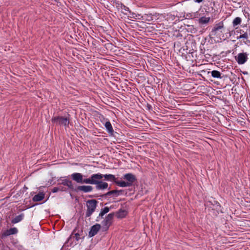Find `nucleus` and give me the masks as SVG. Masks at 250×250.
I'll return each instance as SVG.
<instances>
[{"label":"nucleus","mask_w":250,"mask_h":250,"mask_svg":"<svg viewBox=\"0 0 250 250\" xmlns=\"http://www.w3.org/2000/svg\"><path fill=\"white\" fill-rule=\"evenodd\" d=\"M122 9L126 12H130L129 8L125 5H122L121 7Z\"/></svg>","instance_id":"obj_28"},{"label":"nucleus","mask_w":250,"mask_h":250,"mask_svg":"<svg viewBox=\"0 0 250 250\" xmlns=\"http://www.w3.org/2000/svg\"><path fill=\"white\" fill-rule=\"evenodd\" d=\"M93 187L91 186H79L74 190L76 192L82 191L83 193H88L93 190Z\"/></svg>","instance_id":"obj_9"},{"label":"nucleus","mask_w":250,"mask_h":250,"mask_svg":"<svg viewBox=\"0 0 250 250\" xmlns=\"http://www.w3.org/2000/svg\"><path fill=\"white\" fill-rule=\"evenodd\" d=\"M237 39H247L248 38V35L247 32L244 33V34L240 35V36L237 37Z\"/></svg>","instance_id":"obj_27"},{"label":"nucleus","mask_w":250,"mask_h":250,"mask_svg":"<svg viewBox=\"0 0 250 250\" xmlns=\"http://www.w3.org/2000/svg\"><path fill=\"white\" fill-rule=\"evenodd\" d=\"M24 217V214L21 213L18 216H16L14 218L11 220V223L15 224L21 221Z\"/></svg>","instance_id":"obj_21"},{"label":"nucleus","mask_w":250,"mask_h":250,"mask_svg":"<svg viewBox=\"0 0 250 250\" xmlns=\"http://www.w3.org/2000/svg\"><path fill=\"white\" fill-rule=\"evenodd\" d=\"M101 226L99 224H96L91 227L88 233V237L89 238L95 236L101 229Z\"/></svg>","instance_id":"obj_10"},{"label":"nucleus","mask_w":250,"mask_h":250,"mask_svg":"<svg viewBox=\"0 0 250 250\" xmlns=\"http://www.w3.org/2000/svg\"><path fill=\"white\" fill-rule=\"evenodd\" d=\"M248 54L247 53H240L236 58V60L239 64H244L248 60Z\"/></svg>","instance_id":"obj_8"},{"label":"nucleus","mask_w":250,"mask_h":250,"mask_svg":"<svg viewBox=\"0 0 250 250\" xmlns=\"http://www.w3.org/2000/svg\"><path fill=\"white\" fill-rule=\"evenodd\" d=\"M104 178V180L108 181H112L117 185V182H119V180L115 177V176L111 174H103V178Z\"/></svg>","instance_id":"obj_15"},{"label":"nucleus","mask_w":250,"mask_h":250,"mask_svg":"<svg viewBox=\"0 0 250 250\" xmlns=\"http://www.w3.org/2000/svg\"><path fill=\"white\" fill-rule=\"evenodd\" d=\"M224 23L222 21L216 24L211 31V34L213 36H217L219 32H222V30L224 29Z\"/></svg>","instance_id":"obj_6"},{"label":"nucleus","mask_w":250,"mask_h":250,"mask_svg":"<svg viewBox=\"0 0 250 250\" xmlns=\"http://www.w3.org/2000/svg\"><path fill=\"white\" fill-rule=\"evenodd\" d=\"M59 191H60V190H59V188L58 187V186L56 187H54L53 188V189H52V191L53 193L57 192H58Z\"/></svg>","instance_id":"obj_29"},{"label":"nucleus","mask_w":250,"mask_h":250,"mask_svg":"<svg viewBox=\"0 0 250 250\" xmlns=\"http://www.w3.org/2000/svg\"><path fill=\"white\" fill-rule=\"evenodd\" d=\"M109 211V208L107 207H105L103 208H102L101 211L96 219V221L97 222H99L100 221L101 219L103 218V216L104 214L108 212Z\"/></svg>","instance_id":"obj_16"},{"label":"nucleus","mask_w":250,"mask_h":250,"mask_svg":"<svg viewBox=\"0 0 250 250\" xmlns=\"http://www.w3.org/2000/svg\"><path fill=\"white\" fill-rule=\"evenodd\" d=\"M18 230L16 228L14 227L10 228L9 229L6 230L2 233V237L3 238L11 235L16 234L18 233Z\"/></svg>","instance_id":"obj_14"},{"label":"nucleus","mask_w":250,"mask_h":250,"mask_svg":"<svg viewBox=\"0 0 250 250\" xmlns=\"http://www.w3.org/2000/svg\"><path fill=\"white\" fill-rule=\"evenodd\" d=\"M108 183L103 182L101 180L99 182L98 184L96 185V188L97 190H104L108 188Z\"/></svg>","instance_id":"obj_18"},{"label":"nucleus","mask_w":250,"mask_h":250,"mask_svg":"<svg viewBox=\"0 0 250 250\" xmlns=\"http://www.w3.org/2000/svg\"><path fill=\"white\" fill-rule=\"evenodd\" d=\"M44 198V193L43 192H40L38 194L35 195L33 197V200L34 202L41 201Z\"/></svg>","instance_id":"obj_19"},{"label":"nucleus","mask_w":250,"mask_h":250,"mask_svg":"<svg viewBox=\"0 0 250 250\" xmlns=\"http://www.w3.org/2000/svg\"><path fill=\"white\" fill-rule=\"evenodd\" d=\"M81 239L80 234L79 232H76V229L73 230L72 234L67 239V243H70V245L73 244L74 241H76L74 243L77 244V242Z\"/></svg>","instance_id":"obj_7"},{"label":"nucleus","mask_w":250,"mask_h":250,"mask_svg":"<svg viewBox=\"0 0 250 250\" xmlns=\"http://www.w3.org/2000/svg\"><path fill=\"white\" fill-rule=\"evenodd\" d=\"M127 214V211L123 209H120L116 213V216L118 218H123L125 217Z\"/></svg>","instance_id":"obj_20"},{"label":"nucleus","mask_w":250,"mask_h":250,"mask_svg":"<svg viewBox=\"0 0 250 250\" xmlns=\"http://www.w3.org/2000/svg\"><path fill=\"white\" fill-rule=\"evenodd\" d=\"M123 192H124V190H123V189L113 190L109 191L105 194L101 195L100 197H107L108 196H110L112 195H114L115 196L117 197V196L122 194Z\"/></svg>","instance_id":"obj_12"},{"label":"nucleus","mask_w":250,"mask_h":250,"mask_svg":"<svg viewBox=\"0 0 250 250\" xmlns=\"http://www.w3.org/2000/svg\"><path fill=\"white\" fill-rule=\"evenodd\" d=\"M147 108H148L149 109H150L152 108V107H151V105H150V104H147Z\"/></svg>","instance_id":"obj_31"},{"label":"nucleus","mask_w":250,"mask_h":250,"mask_svg":"<svg viewBox=\"0 0 250 250\" xmlns=\"http://www.w3.org/2000/svg\"><path fill=\"white\" fill-rule=\"evenodd\" d=\"M85 177V176H84ZM71 177L73 180L76 182L77 183L82 184V180L83 176L80 173H74L71 175Z\"/></svg>","instance_id":"obj_13"},{"label":"nucleus","mask_w":250,"mask_h":250,"mask_svg":"<svg viewBox=\"0 0 250 250\" xmlns=\"http://www.w3.org/2000/svg\"><path fill=\"white\" fill-rule=\"evenodd\" d=\"M92 185H96L99 183L103 178V174L100 173L93 174L90 176Z\"/></svg>","instance_id":"obj_11"},{"label":"nucleus","mask_w":250,"mask_h":250,"mask_svg":"<svg viewBox=\"0 0 250 250\" xmlns=\"http://www.w3.org/2000/svg\"><path fill=\"white\" fill-rule=\"evenodd\" d=\"M70 117L69 114H68L67 116L66 117L60 116L53 117L51 118V121L56 125H62L65 127H68L70 121Z\"/></svg>","instance_id":"obj_2"},{"label":"nucleus","mask_w":250,"mask_h":250,"mask_svg":"<svg viewBox=\"0 0 250 250\" xmlns=\"http://www.w3.org/2000/svg\"><path fill=\"white\" fill-rule=\"evenodd\" d=\"M209 21V17H202L199 19V22L201 24H206L208 23Z\"/></svg>","instance_id":"obj_23"},{"label":"nucleus","mask_w":250,"mask_h":250,"mask_svg":"<svg viewBox=\"0 0 250 250\" xmlns=\"http://www.w3.org/2000/svg\"><path fill=\"white\" fill-rule=\"evenodd\" d=\"M98 202L95 199L89 200L86 202V211L85 212V217H90L95 211Z\"/></svg>","instance_id":"obj_3"},{"label":"nucleus","mask_w":250,"mask_h":250,"mask_svg":"<svg viewBox=\"0 0 250 250\" xmlns=\"http://www.w3.org/2000/svg\"><path fill=\"white\" fill-rule=\"evenodd\" d=\"M83 183L86 184L92 185L91 180V177H90L88 178H83L82 184H83Z\"/></svg>","instance_id":"obj_25"},{"label":"nucleus","mask_w":250,"mask_h":250,"mask_svg":"<svg viewBox=\"0 0 250 250\" xmlns=\"http://www.w3.org/2000/svg\"><path fill=\"white\" fill-rule=\"evenodd\" d=\"M58 181V185H62L64 186H66L69 189L74 190L72 181L66 178V177H61Z\"/></svg>","instance_id":"obj_5"},{"label":"nucleus","mask_w":250,"mask_h":250,"mask_svg":"<svg viewBox=\"0 0 250 250\" xmlns=\"http://www.w3.org/2000/svg\"><path fill=\"white\" fill-rule=\"evenodd\" d=\"M211 76L214 78L221 79V74L217 70H213L211 72Z\"/></svg>","instance_id":"obj_22"},{"label":"nucleus","mask_w":250,"mask_h":250,"mask_svg":"<svg viewBox=\"0 0 250 250\" xmlns=\"http://www.w3.org/2000/svg\"><path fill=\"white\" fill-rule=\"evenodd\" d=\"M204 0H195V1L197 3H200L203 1Z\"/></svg>","instance_id":"obj_30"},{"label":"nucleus","mask_w":250,"mask_h":250,"mask_svg":"<svg viewBox=\"0 0 250 250\" xmlns=\"http://www.w3.org/2000/svg\"><path fill=\"white\" fill-rule=\"evenodd\" d=\"M58 187L59 188L60 191H67L69 188L67 187H65L64 186H63L62 185H58Z\"/></svg>","instance_id":"obj_26"},{"label":"nucleus","mask_w":250,"mask_h":250,"mask_svg":"<svg viewBox=\"0 0 250 250\" xmlns=\"http://www.w3.org/2000/svg\"><path fill=\"white\" fill-rule=\"evenodd\" d=\"M114 213H110L108 214L105 217L104 219L102 221V224L104 228L105 229V230H107L109 228L110 226L112 224V221L114 216Z\"/></svg>","instance_id":"obj_4"},{"label":"nucleus","mask_w":250,"mask_h":250,"mask_svg":"<svg viewBox=\"0 0 250 250\" xmlns=\"http://www.w3.org/2000/svg\"><path fill=\"white\" fill-rule=\"evenodd\" d=\"M242 20L240 17L235 18L233 21L232 25L233 27H235L236 26L239 25L241 22Z\"/></svg>","instance_id":"obj_24"},{"label":"nucleus","mask_w":250,"mask_h":250,"mask_svg":"<svg viewBox=\"0 0 250 250\" xmlns=\"http://www.w3.org/2000/svg\"><path fill=\"white\" fill-rule=\"evenodd\" d=\"M122 178L126 181L119 180V182H117V185L122 188L131 187L137 181L135 175L131 173H128L124 174Z\"/></svg>","instance_id":"obj_1"},{"label":"nucleus","mask_w":250,"mask_h":250,"mask_svg":"<svg viewBox=\"0 0 250 250\" xmlns=\"http://www.w3.org/2000/svg\"><path fill=\"white\" fill-rule=\"evenodd\" d=\"M104 126L107 131L108 134L110 136H113L114 135V130L111 125V124L109 120L106 121L104 124Z\"/></svg>","instance_id":"obj_17"}]
</instances>
